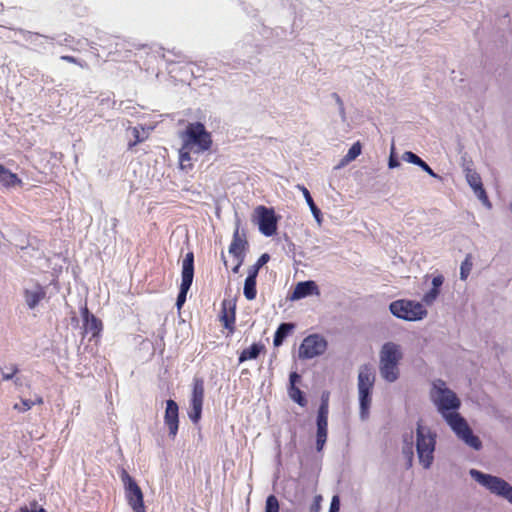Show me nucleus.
Instances as JSON below:
<instances>
[{
	"label": "nucleus",
	"mask_w": 512,
	"mask_h": 512,
	"mask_svg": "<svg viewBox=\"0 0 512 512\" xmlns=\"http://www.w3.org/2000/svg\"><path fill=\"white\" fill-rule=\"evenodd\" d=\"M248 249V242L245 233H240L239 225H237L233 238L229 246V253L238 260V264H243L245 259L246 250Z\"/></svg>",
	"instance_id": "13"
},
{
	"label": "nucleus",
	"mask_w": 512,
	"mask_h": 512,
	"mask_svg": "<svg viewBox=\"0 0 512 512\" xmlns=\"http://www.w3.org/2000/svg\"><path fill=\"white\" fill-rule=\"evenodd\" d=\"M390 168H395L399 166V162L391 155L388 163Z\"/></svg>",
	"instance_id": "48"
},
{
	"label": "nucleus",
	"mask_w": 512,
	"mask_h": 512,
	"mask_svg": "<svg viewBox=\"0 0 512 512\" xmlns=\"http://www.w3.org/2000/svg\"><path fill=\"white\" fill-rule=\"evenodd\" d=\"M431 398L443 417H445V415H449L453 411H456L461 405L457 395L447 388L445 381L441 379L433 382Z\"/></svg>",
	"instance_id": "3"
},
{
	"label": "nucleus",
	"mask_w": 512,
	"mask_h": 512,
	"mask_svg": "<svg viewBox=\"0 0 512 512\" xmlns=\"http://www.w3.org/2000/svg\"><path fill=\"white\" fill-rule=\"evenodd\" d=\"M455 434L467 445L475 450L482 448V442L478 436H475L469 427L467 421L456 411L443 417Z\"/></svg>",
	"instance_id": "8"
},
{
	"label": "nucleus",
	"mask_w": 512,
	"mask_h": 512,
	"mask_svg": "<svg viewBox=\"0 0 512 512\" xmlns=\"http://www.w3.org/2000/svg\"><path fill=\"white\" fill-rule=\"evenodd\" d=\"M0 177L6 185H14L17 181H20L15 173L10 172L2 164H0Z\"/></svg>",
	"instance_id": "31"
},
{
	"label": "nucleus",
	"mask_w": 512,
	"mask_h": 512,
	"mask_svg": "<svg viewBox=\"0 0 512 512\" xmlns=\"http://www.w3.org/2000/svg\"><path fill=\"white\" fill-rule=\"evenodd\" d=\"M340 510V499L338 495L333 496L329 508V512H339Z\"/></svg>",
	"instance_id": "44"
},
{
	"label": "nucleus",
	"mask_w": 512,
	"mask_h": 512,
	"mask_svg": "<svg viewBox=\"0 0 512 512\" xmlns=\"http://www.w3.org/2000/svg\"><path fill=\"white\" fill-rule=\"evenodd\" d=\"M466 179L471 188L474 190L477 197L484 203L490 206L488 196L483 188L480 175L473 169L466 170Z\"/></svg>",
	"instance_id": "17"
},
{
	"label": "nucleus",
	"mask_w": 512,
	"mask_h": 512,
	"mask_svg": "<svg viewBox=\"0 0 512 512\" xmlns=\"http://www.w3.org/2000/svg\"><path fill=\"white\" fill-rule=\"evenodd\" d=\"M255 213L258 216L260 232L268 237L274 235L277 231V218L274 210L260 205L255 209Z\"/></svg>",
	"instance_id": "12"
},
{
	"label": "nucleus",
	"mask_w": 512,
	"mask_h": 512,
	"mask_svg": "<svg viewBox=\"0 0 512 512\" xmlns=\"http://www.w3.org/2000/svg\"><path fill=\"white\" fill-rule=\"evenodd\" d=\"M299 380H300V375L297 374L296 372H292L290 374V386L289 387L296 386V382H298Z\"/></svg>",
	"instance_id": "46"
},
{
	"label": "nucleus",
	"mask_w": 512,
	"mask_h": 512,
	"mask_svg": "<svg viewBox=\"0 0 512 512\" xmlns=\"http://www.w3.org/2000/svg\"><path fill=\"white\" fill-rule=\"evenodd\" d=\"M295 325L293 323H281L277 328L273 344L279 347L284 342L285 338L294 330Z\"/></svg>",
	"instance_id": "25"
},
{
	"label": "nucleus",
	"mask_w": 512,
	"mask_h": 512,
	"mask_svg": "<svg viewBox=\"0 0 512 512\" xmlns=\"http://www.w3.org/2000/svg\"><path fill=\"white\" fill-rule=\"evenodd\" d=\"M288 393L290 398L301 407H305L307 405V400L303 392L297 386L289 387Z\"/></svg>",
	"instance_id": "30"
},
{
	"label": "nucleus",
	"mask_w": 512,
	"mask_h": 512,
	"mask_svg": "<svg viewBox=\"0 0 512 512\" xmlns=\"http://www.w3.org/2000/svg\"><path fill=\"white\" fill-rule=\"evenodd\" d=\"M133 140L128 142V149L131 150L139 143L144 142L148 138V134L145 133V128L142 125L131 128Z\"/></svg>",
	"instance_id": "28"
},
{
	"label": "nucleus",
	"mask_w": 512,
	"mask_h": 512,
	"mask_svg": "<svg viewBox=\"0 0 512 512\" xmlns=\"http://www.w3.org/2000/svg\"><path fill=\"white\" fill-rule=\"evenodd\" d=\"M33 402H34V405L35 404L41 405V404H43V398L41 396H37L35 398V401H33Z\"/></svg>",
	"instance_id": "50"
},
{
	"label": "nucleus",
	"mask_w": 512,
	"mask_h": 512,
	"mask_svg": "<svg viewBox=\"0 0 512 512\" xmlns=\"http://www.w3.org/2000/svg\"><path fill=\"white\" fill-rule=\"evenodd\" d=\"M60 59L63 60V61L69 62V63L76 64V65H78L79 67H81L83 69H87L88 68V64H87L86 61L79 60L78 58H75V57L70 56V55H62L60 57Z\"/></svg>",
	"instance_id": "38"
},
{
	"label": "nucleus",
	"mask_w": 512,
	"mask_h": 512,
	"mask_svg": "<svg viewBox=\"0 0 512 512\" xmlns=\"http://www.w3.org/2000/svg\"><path fill=\"white\" fill-rule=\"evenodd\" d=\"M470 475L491 493L503 497L512 503V486L508 482L499 477L482 473L476 469H471Z\"/></svg>",
	"instance_id": "7"
},
{
	"label": "nucleus",
	"mask_w": 512,
	"mask_h": 512,
	"mask_svg": "<svg viewBox=\"0 0 512 512\" xmlns=\"http://www.w3.org/2000/svg\"><path fill=\"white\" fill-rule=\"evenodd\" d=\"M262 352H265V346L262 343H253L250 347L245 348L239 355V362L256 359Z\"/></svg>",
	"instance_id": "22"
},
{
	"label": "nucleus",
	"mask_w": 512,
	"mask_h": 512,
	"mask_svg": "<svg viewBox=\"0 0 512 512\" xmlns=\"http://www.w3.org/2000/svg\"><path fill=\"white\" fill-rule=\"evenodd\" d=\"M265 512H279V502L275 495L267 497Z\"/></svg>",
	"instance_id": "36"
},
{
	"label": "nucleus",
	"mask_w": 512,
	"mask_h": 512,
	"mask_svg": "<svg viewBox=\"0 0 512 512\" xmlns=\"http://www.w3.org/2000/svg\"><path fill=\"white\" fill-rule=\"evenodd\" d=\"M81 316L85 333H90L92 337H99L103 330V323L94 314L90 313L86 304L81 308Z\"/></svg>",
	"instance_id": "15"
},
{
	"label": "nucleus",
	"mask_w": 512,
	"mask_h": 512,
	"mask_svg": "<svg viewBox=\"0 0 512 512\" xmlns=\"http://www.w3.org/2000/svg\"><path fill=\"white\" fill-rule=\"evenodd\" d=\"M256 279L254 275H248L244 282L243 294L248 301H252L257 296Z\"/></svg>",
	"instance_id": "26"
},
{
	"label": "nucleus",
	"mask_w": 512,
	"mask_h": 512,
	"mask_svg": "<svg viewBox=\"0 0 512 512\" xmlns=\"http://www.w3.org/2000/svg\"><path fill=\"white\" fill-rule=\"evenodd\" d=\"M220 321L222 322L223 326L228 329L229 335H232L235 332V305L231 306L230 303H228L226 300L222 302Z\"/></svg>",
	"instance_id": "18"
},
{
	"label": "nucleus",
	"mask_w": 512,
	"mask_h": 512,
	"mask_svg": "<svg viewBox=\"0 0 512 512\" xmlns=\"http://www.w3.org/2000/svg\"><path fill=\"white\" fill-rule=\"evenodd\" d=\"M329 414V393L325 392L321 397V404L318 409L317 417L328 418Z\"/></svg>",
	"instance_id": "34"
},
{
	"label": "nucleus",
	"mask_w": 512,
	"mask_h": 512,
	"mask_svg": "<svg viewBox=\"0 0 512 512\" xmlns=\"http://www.w3.org/2000/svg\"><path fill=\"white\" fill-rule=\"evenodd\" d=\"M20 512H46V510L42 507H38L37 501H32L30 503V508L27 506L21 507Z\"/></svg>",
	"instance_id": "42"
},
{
	"label": "nucleus",
	"mask_w": 512,
	"mask_h": 512,
	"mask_svg": "<svg viewBox=\"0 0 512 512\" xmlns=\"http://www.w3.org/2000/svg\"><path fill=\"white\" fill-rule=\"evenodd\" d=\"M389 310L395 317L406 321L422 320L428 313L422 303L407 299L391 302Z\"/></svg>",
	"instance_id": "6"
},
{
	"label": "nucleus",
	"mask_w": 512,
	"mask_h": 512,
	"mask_svg": "<svg viewBox=\"0 0 512 512\" xmlns=\"http://www.w3.org/2000/svg\"><path fill=\"white\" fill-rule=\"evenodd\" d=\"M191 405V413L189 414L190 416V419L193 421V422H198V420L200 419L201 417V413H202V404H190Z\"/></svg>",
	"instance_id": "40"
},
{
	"label": "nucleus",
	"mask_w": 512,
	"mask_h": 512,
	"mask_svg": "<svg viewBox=\"0 0 512 512\" xmlns=\"http://www.w3.org/2000/svg\"><path fill=\"white\" fill-rule=\"evenodd\" d=\"M194 278V254L188 252L182 261V273L180 291L177 296L176 306L180 309L186 301L187 293Z\"/></svg>",
	"instance_id": "10"
},
{
	"label": "nucleus",
	"mask_w": 512,
	"mask_h": 512,
	"mask_svg": "<svg viewBox=\"0 0 512 512\" xmlns=\"http://www.w3.org/2000/svg\"><path fill=\"white\" fill-rule=\"evenodd\" d=\"M164 421L168 426L169 435L172 438H175L179 428V407L177 403L172 399H169L166 402Z\"/></svg>",
	"instance_id": "16"
},
{
	"label": "nucleus",
	"mask_w": 512,
	"mask_h": 512,
	"mask_svg": "<svg viewBox=\"0 0 512 512\" xmlns=\"http://www.w3.org/2000/svg\"><path fill=\"white\" fill-rule=\"evenodd\" d=\"M241 266L242 264H238V260H236V265L232 268V272L237 274Z\"/></svg>",
	"instance_id": "49"
},
{
	"label": "nucleus",
	"mask_w": 512,
	"mask_h": 512,
	"mask_svg": "<svg viewBox=\"0 0 512 512\" xmlns=\"http://www.w3.org/2000/svg\"><path fill=\"white\" fill-rule=\"evenodd\" d=\"M183 149L192 150L196 147V152L208 151L213 143L211 133L208 132L201 122L189 123L186 129L181 133Z\"/></svg>",
	"instance_id": "2"
},
{
	"label": "nucleus",
	"mask_w": 512,
	"mask_h": 512,
	"mask_svg": "<svg viewBox=\"0 0 512 512\" xmlns=\"http://www.w3.org/2000/svg\"><path fill=\"white\" fill-rule=\"evenodd\" d=\"M204 400V380L200 377H194L192 395L190 404H202Z\"/></svg>",
	"instance_id": "23"
},
{
	"label": "nucleus",
	"mask_w": 512,
	"mask_h": 512,
	"mask_svg": "<svg viewBox=\"0 0 512 512\" xmlns=\"http://www.w3.org/2000/svg\"><path fill=\"white\" fill-rule=\"evenodd\" d=\"M45 297L46 291L40 284H37L34 290H24L25 302L30 309H34Z\"/></svg>",
	"instance_id": "19"
},
{
	"label": "nucleus",
	"mask_w": 512,
	"mask_h": 512,
	"mask_svg": "<svg viewBox=\"0 0 512 512\" xmlns=\"http://www.w3.org/2000/svg\"><path fill=\"white\" fill-rule=\"evenodd\" d=\"M332 97L335 99V101L338 104V106L340 107V109L343 110L344 109V104H343V101L340 98V96L337 93H333Z\"/></svg>",
	"instance_id": "47"
},
{
	"label": "nucleus",
	"mask_w": 512,
	"mask_h": 512,
	"mask_svg": "<svg viewBox=\"0 0 512 512\" xmlns=\"http://www.w3.org/2000/svg\"><path fill=\"white\" fill-rule=\"evenodd\" d=\"M121 480L125 489V497L134 512H146L144 496L141 488L126 470L121 472Z\"/></svg>",
	"instance_id": "9"
},
{
	"label": "nucleus",
	"mask_w": 512,
	"mask_h": 512,
	"mask_svg": "<svg viewBox=\"0 0 512 512\" xmlns=\"http://www.w3.org/2000/svg\"><path fill=\"white\" fill-rule=\"evenodd\" d=\"M403 159L409 163L415 164L422 168L426 173H428L430 176L437 178L438 175L430 168V166L423 161L419 156L414 154L411 151H407L403 154Z\"/></svg>",
	"instance_id": "24"
},
{
	"label": "nucleus",
	"mask_w": 512,
	"mask_h": 512,
	"mask_svg": "<svg viewBox=\"0 0 512 512\" xmlns=\"http://www.w3.org/2000/svg\"><path fill=\"white\" fill-rule=\"evenodd\" d=\"M362 151V146L359 141L355 142L350 149L348 150V153L345 155L344 159L346 162H350L355 160Z\"/></svg>",
	"instance_id": "35"
},
{
	"label": "nucleus",
	"mask_w": 512,
	"mask_h": 512,
	"mask_svg": "<svg viewBox=\"0 0 512 512\" xmlns=\"http://www.w3.org/2000/svg\"><path fill=\"white\" fill-rule=\"evenodd\" d=\"M33 406H34V402L33 401L27 400V399H23L21 401V406H19L18 404H15L14 408L19 410V411H21V412H25V411L30 410Z\"/></svg>",
	"instance_id": "43"
},
{
	"label": "nucleus",
	"mask_w": 512,
	"mask_h": 512,
	"mask_svg": "<svg viewBox=\"0 0 512 512\" xmlns=\"http://www.w3.org/2000/svg\"><path fill=\"white\" fill-rule=\"evenodd\" d=\"M297 188L302 192L313 216L316 218L317 221L320 222L321 220V211L315 204L309 190L304 185H297Z\"/></svg>",
	"instance_id": "27"
},
{
	"label": "nucleus",
	"mask_w": 512,
	"mask_h": 512,
	"mask_svg": "<svg viewBox=\"0 0 512 512\" xmlns=\"http://www.w3.org/2000/svg\"><path fill=\"white\" fill-rule=\"evenodd\" d=\"M270 260V255L268 253L262 254L256 263L249 267L247 274L248 275H254L255 277L258 276L259 270L261 267H263L265 264H267Z\"/></svg>",
	"instance_id": "29"
},
{
	"label": "nucleus",
	"mask_w": 512,
	"mask_h": 512,
	"mask_svg": "<svg viewBox=\"0 0 512 512\" xmlns=\"http://www.w3.org/2000/svg\"><path fill=\"white\" fill-rule=\"evenodd\" d=\"M317 432H316V449L321 452L327 441L328 436V418L317 417L316 420Z\"/></svg>",
	"instance_id": "21"
},
{
	"label": "nucleus",
	"mask_w": 512,
	"mask_h": 512,
	"mask_svg": "<svg viewBox=\"0 0 512 512\" xmlns=\"http://www.w3.org/2000/svg\"><path fill=\"white\" fill-rule=\"evenodd\" d=\"M120 38L117 36L103 34L98 37V42H91L89 46L92 50L105 52L107 56L115 54L119 51Z\"/></svg>",
	"instance_id": "14"
},
{
	"label": "nucleus",
	"mask_w": 512,
	"mask_h": 512,
	"mask_svg": "<svg viewBox=\"0 0 512 512\" xmlns=\"http://www.w3.org/2000/svg\"><path fill=\"white\" fill-rule=\"evenodd\" d=\"M403 358L401 346L394 342H386L380 350V374L388 382L399 377L398 364Z\"/></svg>",
	"instance_id": "1"
},
{
	"label": "nucleus",
	"mask_w": 512,
	"mask_h": 512,
	"mask_svg": "<svg viewBox=\"0 0 512 512\" xmlns=\"http://www.w3.org/2000/svg\"><path fill=\"white\" fill-rule=\"evenodd\" d=\"M403 453L408 457L409 464H411L413 459V443L412 440H405V445L403 447Z\"/></svg>",
	"instance_id": "41"
},
{
	"label": "nucleus",
	"mask_w": 512,
	"mask_h": 512,
	"mask_svg": "<svg viewBox=\"0 0 512 512\" xmlns=\"http://www.w3.org/2000/svg\"><path fill=\"white\" fill-rule=\"evenodd\" d=\"M436 444V436L431 431L422 426L420 421L417 423V454L420 463L425 469L429 468L434 460V450Z\"/></svg>",
	"instance_id": "5"
},
{
	"label": "nucleus",
	"mask_w": 512,
	"mask_h": 512,
	"mask_svg": "<svg viewBox=\"0 0 512 512\" xmlns=\"http://www.w3.org/2000/svg\"><path fill=\"white\" fill-rule=\"evenodd\" d=\"M440 290H436V288H431L427 293L423 296V302L427 305H431L439 296Z\"/></svg>",
	"instance_id": "37"
},
{
	"label": "nucleus",
	"mask_w": 512,
	"mask_h": 512,
	"mask_svg": "<svg viewBox=\"0 0 512 512\" xmlns=\"http://www.w3.org/2000/svg\"><path fill=\"white\" fill-rule=\"evenodd\" d=\"M444 282V277L442 275H437L432 280V288H436V290H440V286Z\"/></svg>",
	"instance_id": "45"
},
{
	"label": "nucleus",
	"mask_w": 512,
	"mask_h": 512,
	"mask_svg": "<svg viewBox=\"0 0 512 512\" xmlns=\"http://www.w3.org/2000/svg\"><path fill=\"white\" fill-rule=\"evenodd\" d=\"M318 286L314 281L299 282L293 291L292 299H302L312 294H318Z\"/></svg>",
	"instance_id": "20"
},
{
	"label": "nucleus",
	"mask_w": 512,
	"mask_h": 512,
	"mask_svg": "<svg viewBox=\"0 0 512 512\" xmlns=\"http://www.w3.org/2000/svg\"><path fill=\"white\" fill-rule=\"evenodd\" d=\"M221 256H222V260H223L224 265L227 266V261H226L224 253H222Z\"/></svg>",
	"instance_id": "51"
},
{
	"label": "nucleus",
	"mask_w": 512,
	"mask_h": 512,
	"mask_svg": "<svg viewBox=\"0 0 512 512\" xmlns=\"http://www.w3.org/2000/svg\"><path fill=\"white\" fill-rule=\"evenodd\" d=\"M375 383V372L371 365H362L358 374V391L360 401V414L366 419L371 405V393Z\"/></svg>",
	"instance_id": "4"
},
{
	"label": "nucleus",
	"mask_w": 512,
	"mask_h": 512,
	"mask_svg": "<svg viewBox=\"0 0 512 512\" xmlns=\"http://www.w3.org/2000/svg\"><path fill=\"white\" fill-rule=\"evenodd\" d=\"M17 365H10L9 367H5V370L2 371L3 380H10L18 373Z\"/></svg>",
	"instance_id": "39"
},
{
	"label": "nucleus",
	"mask_w": 512,
	"mask_h": 512,
	"mask_svg": "<svg viewBox=\"0 0 512 512\" xmlns=\"http://www.w3.org/2000/svg\"><path fill=\"white\" fill-rule=\"evenodd\" d=\"M190 151L191 150L183 149V147L180 150L179 163H180V168L183 169V170H190V169H192L193 165L191 163Z\"/></svg>",
	"instance_id": "33"
},
{
	"label": "nucleus",
	"mask_w": 512,
	"mask_h": 512,
	"mask_svg": "<svg viewBox=\"0 0 512 512\" xmlns=\"http://www.w3.org/2000/svg\"><path fill=\"white\" fill-rule=\"evenodd\" d=\"M326 348V340L318 334H312L303 339L299 347V357L301 359H311L323 354Z\"/></svg>",
	"instance_id": "11"
},
{
	"label": "nucleus",
	"mask_w": 512,
	"mask_h": 512,
	"mask_svg": "<svg viewBox=\"0 0 512 512\" xmlns=\"http://www.w3.org/2000/svg\"><path fill=\"white\" fill-rule=\"evenodd\" d=\"M473 258L471 254H467L460 267V278L466 280L472 270Z\"/></svg>",
	"instance_id": "32"
}]
</instances>
